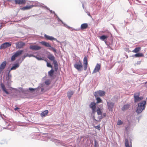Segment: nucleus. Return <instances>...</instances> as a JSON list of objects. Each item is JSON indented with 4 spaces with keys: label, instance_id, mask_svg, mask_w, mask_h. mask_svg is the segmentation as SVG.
<instances>
[{
    "label": "nucleus",
    "instance_id": "nucleus-1",
    "mask_svg": "<svg viewBox=\"0 0 147 147\" xmlns=\"http://www.w3.org/2000/svg\"><path fill=\"white\" fill-rule=\"evenodd\" d=\"M146 104V101H143L138 104V106L137 107L136 112L138 113H141L142 111L144 109L145 107Z\"/></svg>",
    "mask_w": 147,
    "mask_h": 147
},
{
    "label": "nucleus",
    "instance_id": "nucleus-2",
    "mask_svg": "<svg viewBox=\"0 0 147 147\" xmlns=\"http://www.w3.org/2000/svg\"><path fill=\"white\" fill-rule=\"evenodd\" d=\"M23 52V50H19L16 52L12 56L11 58V60L12 61H14L16 57L20 56Z\"/></svg>",
    "mask_w": 147,
    "mask_h": 147
},
{
    "label": "nucleus",
    "instance_id": "nucleus-3",
    "mask_svg": "<svg viewBox=\"0 0 147 147\" xmlns=\"http://www.w3.org/2000/svg\"><path fill=\"white\" fill-rule=\"evenodd\" d=\"M74 66L79 71H81L83 68L82 64L80 60L78 63H75L74 65Z\"/></svg>",
    "mask_w": 147,
    "mask_h": 147
},
{
    "label": "nucleus",
    "instance_id": "nucleus-4",
    "mask_svg": "<svg viewBox=\"0 0 147 147\" xmlns=\"http://www.w3.org/2000/svg\"><path fill=\"white\" fill-rule=\"evenodd\" d=\"M39 43L45 47L50 48H49V49H52L53 50V51L55 52H56V49L52 47L49 43L44 41H42L41 42H40Z\"/></svg>",
    "mask_w": 147,
    "mask_h": 147
},
{
    "label": "nucleus",
    "instance_id": "nucleus-5",
    "mask_svg": "<svg viewBox=\"0 0 147 147\" xmlns=\"http://www.w3.org/2000/svg\"><path fill=\"white\" fill-rule=\"evenodd\" d=\"M140 95V93H136L134 94V102H137L140 100H141L143 99V98L142 97H139Z\"/></svg>",
    "mask_w": 147,
    "mask_h": 147
},
{
    "label": "nucleus",
    "instance_id": "nucleus-6",
    "mask_svg": "<svg viewBox=\"0 0 147 147\" xmlns=\"http://www.w3.org/2000/svg\"><path fill=\"white\" fill-rule=\"evenodd\" d=\"M105 95V92L103 91L100 90L94 93V95L95 97H98L99 96H103Z\"/></svg>",
    "mask_w": 147,
    "mask_h": 147
},
{
    "label": "nucleus",
    "instance_id": "nucleus-7",
    "mask_svg": "<svg viewBox=\"0 0 147 147\" xmlns=\"http://www.w3.org/2000/svg\"><path fill=\"white\" fill-rule=\"evenodd\" d=\"M16 48L17 49H20L23 48L25 45V44L22 42H19L16 43Z\"/></svg>",
    "mask_w": 147,
    "mask_h": 147
},
{
    "label": "nucleus",
    "instance_id": "nucleus-8",
    "mask_svg": "<svg viewBox=\"0 0 147 147\" xmlns=\"http://www.w3.org/2000/svg\"><path fill=\"white\" fill-rule=\"evenodd\" d=\"M11 44L10 42H5L1 44L0 47V49H5L11 46Z\"/></svg>",
    "mask_w": 147,
    "mask_h": 147
},
{
    "label": "nucleus",
    "instance_id": "nucleus-9",
    "mask_svg": "<svg viewBox=\"0 0 147 147\" xmlns=\"http://www.w3.org/2000/svg\"><path fill=\"white\" fill-rule=\"evenodd\" d=\"M88 65V57L87 56H85L83 59V66L84 70L85 71L87 69Z\"/></svg>",
    "mask_w": 147,
    "mask_h": 147
},
{
    "label": "nucleus",
    "instance_id": "nucleus-10",
    "mask_svg": "<svg viewBox=\"0 0 147 147\" xmlns=\"http://www.w3.org/2000/svg\"><path fill=\"white\" fill-rule=\"evenodd\" d=\"M90 108L92 110V113L94 114L96 112V104L94 102H91L89 105Z\"/></svg>",
    "mask_w": 147,
    "mask_h": 147
},
{
    "label": "nucleus",
    "instance_id": "nucleus-11",
    "mask_svg": "<svg viewBox=\"0 0 147 147\" xmlns=\"http://www.w3.org/2000/svg\"><path fill=\"white\" fill-rule=\"evenodd\" d=\"M101 68V65L100 64L97 63L96 66L94 69L92 73H96L99 71Z\"/></svg>",
    "mask_w": 147,
    "mask_h": 147
},
{
    "label": "nucleus",
    "instance_id": "nucleus-12",
    "mask_svg": "<svg viewBox=\"0 0 147 147\" xmlns=\"http://www.w3.org/2000/svg\"><path fill=\"white\" fill-rule=\"evenodd\" d=\"M41 47L38 45H31L30 46V48L33 50H38L41 49Z\"/></svg>",
    "mask_w": 147,
    "mask_h": 147
},
{
    "label": "nucleus",
    "instance_id": "nucleus-13",
    "mask_svg": "<svg viewBox=\"0 0 147 147\" xmlns=\"http://www.w3.org/2000/svg\"><path fill=\"white\" fill-rule=\"evenodd\" d=\"M7 62L6 61L3 62L0 65V74L5 67Z\"/></svg>",
    "mask_w": 147,
    "mask_h": 147
},
{
    "label": "nucleus",
    "instance_id": "nucleus-14",
    "mask_svg": "<svg viewBox=\"0 0 147 147\" xmlns=\"http://www.w3.org/2000/svg\"><path fill=\"white\" fill-rule=\"evenodd\" d=\"M16 4H23L26 3V0H14Z\"/></svg>",
    "mask_w": 147,
    "mask_h": 147
},
{
    "label": "nucleus",
    "instance_id": "nucleus-15",
    "mask_svg": "<svg viewBox=\"0 0 147 147\" xmlns=\"http://www.w3.org/2000/svg\"><path fill=\"white\" fill-rule=\"evenodd\" d=\"M107 103L108 109L109 110L112 111V108L114 106V103L111 102H108Z\"/></svg>",
    "mask_w": 147,
    "mask_h": 147
},
{
    "label": "nucleus",
    "instance_id": "nucleus-16",
    "mask_svg": "<svg viewBox=\"0 0 147 147\" xmlns=\"http://www.w3.org/2000/svg\"><path fill=\"white\" fill-rule=\"evenodd\" d=\"M1 88L3 92H5L6 94H9V93L7 91V90L6 88L5 87L4 84L2 83H1Z\"/></svg>",
    "mask_w": 147,
    "mask_h": 147
},
{
    "label": "nucleus",
    "instance_id": "nucleus-17",
    "mask_svg": "<svg viewBox=\"0 0 147 147\" xmlns=\"http://www.w3.org/2000/svg\"><path fill=\"white\" fill-rule=\"evenodd\" d=\"M45 37V38L47 40H56V39L53 37L52 36H49L47 35L46 34L44 35Z\"/></svg>",
    "mask_w": 147,
    "mask_h": 147
},
{
    "label": "nucleus",
    "instance_id": "nucleus-18",
    "mask_svg": "<svg viewBox=\"0 0 147 147\" xmlns=\"http://www.w3.org/2000/svg\"><path fill=\"white\" fill-rule=\"evenodd\" d=\"M88 25L87 23H84L82 24L80 28L82 30H84L86 29L88 27Z\"/></svg>",
    "mask_w": 147,
    "mask_h": 147
},
{
    "label": "nucleus",
    "instance_id": "nucleus-19",
    "mask_svg": "<svg viewBox=\"0 0 147 147\" xmlns=\"http://www.w3.org/2000/svg\"><path fill=\"white\" fill-rule=\"evenodd\" d=\"M74 92L73 91L71 90L69 91L67 93V96L68 98L70 99L71 97L72 96Z\"/></svg>",
    "mask_w": 147,
    "mask_h": 147
},
{
    "label": "nucleus",
    "instance_id": "nucleus-20",
    "mask_svg": "<svg viewBox=\"0 0 147 147\" xmlns=\"http://www.w3.org/2000/svg\"><path fill=\"white\" fill-rule=\"evenodd\" d=\"M48 113V110H46L42 113L40 114L41 116L42 117H45L47 115Z\"/></svg>",
    "mask_w": 147,
    "mask_h": 147
},
{
    "label": "nucleus",
    "instance_id": "nucleus-21",
    "mask_svg": "<svg viewBox=\"0 0 147 147\" xmlns=\"http://www.w3.org/2000/svg\"><path fill=\"white\" fill-rule=\"evenodd\" d=\"M130 106V105L129 104L125 105L123 106L121 109L123 111L126 110L129 108Z\"/></svg>",
    "mask_w": 147,
    "mask_h": 147
},
{
    "label": "nucleus",
    "instance_id": "nucleus-22",
    "mask_svg": "<svg viewBox=\"0 0 147 147\" xmlns=\"http://www.w3.org/2000/svg\"><path fill=\"white\" fill-rule=\"evenodd\" d=\"M33 7V5L27 6L21 8V9L22 10H25L32 8Z\"/></svg>",
    "mask_w": 147,
    "mask_h": 147
},
{
    "label": "nucleus",
    "instance_id": "nucleus-23",
    "mask_svg": "<svg viewBox=\"0 0 147 147\" xmlns=\"http://www.w3.org/2000/svg\"><path fill=\"white\" fill-rule=\"evenodd\" d=\"M47 58L51 61H53L55 59V57L52 54L48 55L47 56Z\"/></svg>",
    "mask_w": 147,
    "mask_h": 147
},
{
    "label": "nucleus",
    "instance_id": "nucleus-24",
    "mask_svg": "<svg viewBox=\"0 0 147 147\" xmlns=\"http://www.w3.org/2000/svg\"><path fill=\"white\" fill-rule=\"evenodd\" d=\"M141 49V47H138L136 48L134 50L132 51V52L134 53H137L140 51Z\"/></svg>",
    "mask_w": 147,
    "mask_h": 147
},
{
    "label": "nucleus",
    "instance_id": "nucleus-25",
    "mask_svg": "<svg viewBox=\"0 0 147 147\" xmlns=\"http://www.w3.org/2000/svg\"><path fill=\"white\" fill-rule=\"evenodd\" d=\"M125 147H132L131 144L130 146L129 145L128 140L127 139H125Z\"/></svg>",
    "mask_w": 147,
    "mask_h": 147
},
{
    "label": "nucleus",
    "instance_id": "nucleus-26",
    "mask_svg": "<svg viewBox=\"0 0 147 147\" xmlns=\"http://www.w3.org/2000/svg\"><path fill=\"white\" fill-rule=\"evenodd\" d=\"M134 56L136 57H144V55L143 54L141 53H138L135 54Z\"/></svg>",
    "mask_w": 147,
    "mask_h": 147
},
{
    "label": "nucleus",
    "instance_id": "nucleus-27",
    "mask_svg": "<svg viewBox=\"0 0 147 147\" xmlns=\"http://www.w3.org/2000/svg\"><path fill=\"white\" fill-rule=\"evenodd\" d=\"M103 117L102 116V115H101L100 116H98L97 118V119H95L94 117V119L97 121L100 122L101 121V119H102Z\"/></svg>",
    "mask_w": 147,
    "mask_h": 147
},
{
    "label": "nucleus",
    "instance_id": "nucleus-28",
    "mask_svg": "<svg viewBox=\"0 0 147 147\" xmlns=\"http://www.w3.org/2000/svg\"><path fill=\"white\" fill-rule=\"evenodd\" d=\"M108 37V36H107L103 35L101 36L100 37V38L102 40L105 41V40L107 39Z\"/></svg>",
    "mask_w": 147,
    "mask_h": 147
},
{
    "label": "nucleus",
    "instance_id": "nucleus-29",
    "mask_svg": "<svg viewBox=\"0 0 147 147\" xmlns=\"http://www.w3.org/2000/svg\"><path fill=\"white\" fill-rule=\"evenodd\" d=\"M19 65L18 64H16L14 65L11 68V70H13L16 69L18 67Z\"/></svg>",
    "mask_w": 147,
    "mask_h": 147
},
{
    "label": "nucleus",
    "instance_id": "nucleus-30",
    "mask_svg": "<svg viewBox=\"0 0 147 147\" xmlns=\"http://www.w3.org/2000/svg\"><path fill=\"white\" fill-rule=\"evenodd\" d=\"M54 72L53 70L52 69L50 71H49L48 72L49 75L51 76L52 77L53 76Z\"/></svg>",
    "mask_w": 147,
    "mask_h": 147
},
{
    "label": "nucleus",
    "instance_id": "nucleus-31",
    "mask_svg": "<svg viewBox=\"0 0 147 147\" xmlns=\"http://www.w3.org/2000/svg\"><path fill=\"white\" fill-rule=\"evenodd\" d=\"M96 112L98 115H102V113L100 109L98 108L96 110Z\"/></svg>",
    "mask_w": 147,
    "mask_h": 147
},
{
    "label": "nucleus",
    "instance_id": "nucleus-32",
    "mask_svg": "<svg viewBox=\"0 0 147 147\" xmlns=\"http://www.w3.org/2000/svg\"><path fill=\"white\" fill-rule=\"evenodd\" d=\"M95 97L96 98V100H97V102H96V103H98L102 102V100L100 98H99L98 97Z\"/></svg>",
    "mask_w": 147,
    "mask_h": 147
},
{
    "label": "nucleus",
    "instance_id": "nucleus-33",
    "mask_svg": "<svg viewBox=\"0 0 147 147\" xmlns=\"http://www.w3.org/2000/svg\"><path fill=\"white\" fill-rule=\"evenodd\" d=\"M45 83L47 85H49L50 83V81L49 80H47L45 81Z\"/></svg>",
    "mask_w": 147,
    "mask_h": 147
},
{
    "label": "nucleus",
    "instance_id": "nucleus-34",
    "mask_svg": "<svg viewBox=\"0 0 147 147\" xmlns=\"http://www.w3.org/2000/svg\"><path fill=\"white\" fill-rule=\"evenodd\" d=\"M47 62V66L48 67H50L51 68H52V66L50 64V63H49L47 62V61L46 60H45Z\"/></svg>",
    "mask_w": 147,
    "mask_h": 147
},
{
    "label": "nucleus",
    "instance_id": "nucleus-35",
    "mask_svg": "<svg viewBox=\"0 0 147 147\" xmlns=\"http://www.w3.org/2000/svg\"><path fill=\"white\" fill-rule=\"evenodd\" d=\"M123 123V122L120 120H118V121L117 123V124L118 125H120L122 124Z\"/></svg>",
    "mask_w": 147,
    "mask_h": 147
},
{
    "label": "nucleus",
    "instance_id": "nucleus-36",
    "mask_svg": "<svg viewBox=\"0 0 147 147\" xmlns=\"http://www.w3.org/2000/svg\"><path fill=\"white\" fill-rule=\"evenodd\" d=\"M98 144L96 140L94 141V147H98Z\"/></svg>",
    "mask_w": 147,
    "mask_h": 147
},
{
    "label": "nucleus",
    "instance_id": "nucleus-37",
    "mask_svg": "<svg viewBox=\"0 0 147 147\" xmlns=\"http://www.w3.org/2000/svg\"><path fill=\"white\" fill-rule=\"evenodd\" d=\"M95 127L96 129L98 130H100V125L99 124L97 126H95Z\"/></svg>",
    "mask_w": 147,
    "mask_h": 147
},
{
    "label": "nucleus",
    "instance_id": "nucleus-38",
    "mask_svg": "<svg viewBox=\"0 0 147 147\" xmlns=\"http://www.w3.org/2000/svg\"><path fill=\"white\" fill-rule=\"evenodd\" d=\"M53 61L54 64L55 66H57V63L56 61L55 60Z\"/></svg>",
    "mask_w": 147,
    "mask_h": 147
},
{
    "label": "nucleus",
    "instance_id": "nucleus-39",
    "mask_svg": "<svg viewBox=\"0 0 147 147\" xmlns=\"http://www.w3.org/2000/svg\"><path fill=\"white\" fill-rule=\"evenodd\" d=\"M34 57L36 58L37 59L39 60H41L42 59L41 57H38L37 56H35Z\"/></svg>",
    "mask_w": 147,
    "mask_h": 147
},
{
    "label": "nucleus",
    "instance_id": "nucleus-40",
    "mask_svg": "<svg viewBox=\"0 0 147 147\" xmlns=\"http://www.w3.org/2000/svg\"><path fill=\"white\" fill-rule=\"evenodd\" d=\"M28 57H34L35 56L34 55L32 54H31L30 55H29L28 54Z\"/></svg>",
    "mask_w": 147,
    "mask_h": 147
},
{
    "label": "nucleus",
    "instance_id": "nucleus-41",
    "mask_svg": "<svg viewBox=\"0 0 147 147\" xmlns=\"http://www.w3.org/2000/svg\"><path fill=\"white\" fill-rule=\"evenodd\" d=\"M29 90H30V91H31L34 90L35 89H34V88H29Z\"/></svg>",
    "mask_w": 147,
    "mask_h": 147
},
{
    "label": "nucleus",
    "instance_id": "nucleus-42",
    "mask_svg": "<svg viewBox=\"0 0 147 147\" xmlns=\"http://www.w3.org/2000/svg\"><path fill=\"white\" fill-rule=\"evenodd\" d=\"M141 63V61H138L136 63V64L137 65H140Z\"/></svg>",
    "mask_w": 147,
    "mask_h": 147
},
{
    "label": "nucleus",
    "instance_id": "nucleus-43",
    "mask_svg": "<svg viewBox=\"0 0 147 147\" xmlns=\"http://www.w3.org/2000/svg\"><path fill=\"white\" fill-rule=\"evenodd\" d=\"M55 70L56 71H57V70L58 68H57V66H55Z\"/></svg>",
    "mask_w": 147,
    "mask_h": 147
},
{
    "label": "nucleus",
    "instance_id": "nucleus-44",
    "mask_svg": "<svg viewBox=\"0 0 147 147\" xmlns=\"http://www.w3.org/2000/svg\"><path fill=\"white\" fill-rule=\"evenodd\" d=\"M28 54H27L26 55H24V58H25V57H28Z\"/></svg>",
    "mask_w": 147,
    "mask_h": 147
},
{
    "label": "nucleus",
    "instance_id": "nucleus-45",
    "mask_svg": "<svg viewBox=\"0 0 147 147\" xmlns=\"http://www.w3.org/2000/svg\"><path fill=\"white\" fill-rule=\"evenodd\" d=\"M18 109H19V108L18 107H16L14 109V110L15 111L18 110Z\"/></svg>",
    "mask_w": 147,
    "mask_h": 147
},
{
    "label": "nucleus",
    "instance_id": "nucleus-46",
    "mask_svg": "<svg viewBox=\"0 0 147 147\" xmlns=\"http://www.w3.org/2000/svg\"><path fill=\"white\" fill-rule=\"evenodd\" d=\"M145 86L147 88V82L145 83Z\"/></svg>",
    "mask_w": 147,
    "mask_h": 147
},
{
    "label": "nucleus",
    "instance_id": "nucleus-47",
    "mask_svg": "<svg viewBox=\"0 0 147 147\" xmlns=\"http://www.w3.org/2000/svg\"><path fill=\"white\" fill-rule=\"evenodd\" d=\"M70 30H73V28H70Z\"/></svg>",
    "mask_w": 147,
    "mask_h": 147
},
{
    "label": "nucleus",
    "instance_id": "nucleus-48",
    "mask_svg": "<svg viewBox=\"0 0 147 147\" xmlns=\"http://www.w3.org/2000/svg\"><path fill=\"white\" fill-rule=\"evenodd\" d=\"M103 115H104V117L106 116V114H105V113H104V114H103Z\"/></svg>",
    "mask_w": 147,
    "mask_h": 147
}]
</instances>
